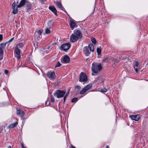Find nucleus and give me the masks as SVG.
I'll return each instance as SVG.
<instances>
[{
  "instance_id": "nucleus-1",
  "label": "nucleus",
  "mask_w": 148,
  "mask_h": 148,
  "mask_svg": "<svg viewBox=\"0 0 148 148\" xmlns=\"http://www.w3.org/2000/svg\"><path fill=\"white\" fill-rule=\"evenodd\" d=\"M82 37V34L79 30L75 29L73 33L70 36V41L73 42L77 41L78 39H81Z\"/></svg>"
},
{
  "instance_id": "nucleus-2",
  "label": "nucleus",
  "mask_w": 148,
  "mask_h": 148,
  "mask_svg": "<svg viewBox=\"0 0 148 148\" xmlns=\"http://www.w3.org/2000/svg\"><path fill=\"white\" fill-rule=\"evenodd\" d=\"M102 68L101 65L100 63L93 62L92 64L91 70L92 73H97L100 71Z\"/></svg>"
},
{
  "instance_id": "nucleus-3",
  "label": "nucleus",
  "mask_w": 148,
  "mask_h": 148,
  "mask_svg": "<svg viewBox=\"0 0 148 148\" xmlns=\"http://www.w3.org/2000/svg\"><path fill=\"white\" fill-rule=\"evenodd\" d=\"M89 49L90 52H93L94 51V47L92 44H89L88 47H85L83 49V52L86 56H88L90 54Z\"/></svg>"
},
{
  "instance_id": "nucleus-4",
  "label": "nucleus",
  "mask_w": 148,
  "mask_h": 148,
  "mask_svg": "<svg viewBox=\"0 0 148 148\" xmlns=\"http://www.w3.org/2000/svg\"><path fill=\"white\" fill-rule=\"evenodd\" d=\"M66 93L65 91L57 90L54 92L53 95L55 96H56L58 98H60L64 97Z\"/></svg>"
},
{
  "instance_id": "nucleus-5",
  "label": "nucleus",
  "mask_w": 148,
  "mask_h": 148,
  "mask_svg": "<svg viewBox=\"0 0 148 148\" xmlns=\"http://www.w3.org/2000/svg\"><path fill=\"white\" fill-rule=\"evenodd\" d=\"M87 77L86 74L83 72H81L80 74L79 81L81 82L86 81Z\"/></svg>"
},
{
  "instance_id": "nucleus-6",
  "label": "nucleus",
  "mask_w": 148,
  "mask_h": 148,
  "mask_svg": "<svg viewBox=\"0 0 148 148\" xmlns=\"http://www.w3.org/2000/svg\"><path fill=\"white\" fill-rule=\"evenodd\" d=\"M47 75L51 80H54L56 78L55 73L54 71H48L47 73Z\"/></svg>"
},
{
  "instance_id": "nucleus-7",
  "label": "nucleus",
  "mask_w": 148,
  "mask_h": 148,
  "mask_svg": "<svg viewBox=\"0 0 148 148\" xmlns=\"http://www.w3.org/2000/svg\"><path fill=\"white\" fill-rule=\"evenodd\" d=\"M18 3L17 1L16 2L14 1L12 5V8L13 10L12 13L14 14H16L18 12L17 8L18 7V5H17Z\"/></svg>"
},
{
  "instance_id": "nucleus-8",
  "label": "nucleus",
  "mask_w": 148,
  "mask_h": 148,
  "mask_svg": "<svg viewBox=\"0 0 148 148\" xmlns=\"http://www.w3.org/2000/svg\"><path fill=\"white\" fill-rule=\"evenodd\" d=\"M70 61L69 57L67 55L62 56L61 58V62L63 63H68Z\"/></svg>"
},
{
  "instance_id": "nucleus-9",
  "label": "nucleus",
  "mask_w": 148,
  "mask_h": 148,
  "mask_svg": "<svg viewBox=\"0 0 148 148\" xmlns=\"http://www.w3.org/2000/svg\"><path fill=\"white\" fill-rule=\"evenodd\" d=\"M70 47L71 44L69 43H66L62 45L60 48L64 51H66L69 49Z\"/></svg>"
},
{
  "instance_id": "nucleus-10",
  "label": "nucleus",
  "mask_w": 148,
  "mask_h": 148,
  "mask_svg": "<svg viewBox=\"0 0 148 148\" xmlns=\"http://www.w3.org/2000/svg\"><path fill=\"white\" fill-rule=\"evenodd\" d=\"M55 4L58 8H60L61 10H63L66 13H67L66 11L63 7L61 2L57 1L55 3Z\"/></svg>"
},
{
  "instance_id": "nucleus-11",
  "label": "nucleus",
  "mask_w": 148,
  "mask_h": 148,
  "mask_svg": "<svg viewBox=\"0 0 148 148\" xmlns=\"http://www.w3.org/2000/svg\"><path fill=\"white\" fill-rule=\"evenodd\" d=\"M69 25L71 30H73L75 28H76L77 25L74 21L70 20L69 22Z\"/></svg>"
},
{
  "instance_id": "nucleus-12",
  "label": "nucleus",
  "mask_w": 148,
  "mask_h": 148,
  "mask_svg": "<svg viewBox=\"0 0 148 148\" xmlns=\"http://www.w3.org/2000/svg\"><path fill=\"white\" fill-rule=\"evenodd\" d=\"M141 117V115L140 114H137L135 115H132L130 117L132 120H134L136 121H138L140 118Z\"/></svg>"
},
{
  "instance_id": "nucleus-13",
  "label": "nucleus",
  "mask_w": 148,
  "mask_h": 148,
  "mask_svg": "<svg viewBox=\"0 0 148 148\" xmlns=\"http://www.w3.org/2000/svg\"><path fill=\"white\" fill-rule=\"evenodd\" d=\"M14 55L15 57L18 59V44H17L15 47L14 51Z\"/></svg>"
},
{
  "instance_id": "nucleus-14",
  "label": "nucleus",
  "mask_w": 148,
  "mask_h": 148,
  "mask_svg": "<svg viewBox=\"0 0 148 148\" xmlns=\"http://www.w3.org/2000/svg\"><path fill=\"white\" fill-rule=\"evenodd\" d=\"M49 9L51 10L56 16H57V10L54 5L49 6Z\"/></svg>"
},
{
  "instance_id": "nucleus-15",
  "label": "nucleus",
  "mask_w": 148,
  "mask_h": 148,
  "mask_svg": "<svg viewBox=\"0 0 148 148\" xmlns=\"http://www.w3.org/2000/svg\"><path fill=\"white\" fill-rule=\"evenodd\" d=\"M25 112L19 109V116H20L21 118V119L23 120L22 123H24L25 122V118H23V116L25 115Z\"/></svg>"
},
{
  "instance_id": "nucleus-16",
  "label": "nucleus",
  "mask_w": 148,
  "mask_h": 148,
  "mask_svg": "<svg viewBox=\"0 0 148 148\" xmlns=\"http://www.w3.org/2000/svg\"><path fill=\"white\" fill-rule=\"evenodd\" d=\"M81 88V87L80 86L78 85H75L74 88V91L78 92L80 90Z\"/></svg>"
},
{
  "instance_id": "nucleus-17",
  "label": "nucleus",
  "mask_w": 148,
  "mask_h": 148,
  "mask_svg": "<svg viewBox=\"0 0 148 148\" xmlns=\"http://www.w3.org/2000/svg\"><path fill=\"white\" fill-rule=\"evenodd\" d=\"M26 1V0H22L21 1L19 4V8L22 7L25 5Z\"/></svg>"
},
{
  "instance_id": "nucleus-18",
  "label": "nucleus",
  "mask_w": 148,
  "mask_h": 148,
  "mask_svg": "<svg viewBox=\"0 0 148 148\" xmlns=\"http://www.w3.org/2000/svg\"><path fill=\"white\" fill-rule=\"evenodd\" d=\"M18 123L17 122H16L15 123H12L10 124L9 126V127L10 128H12L15 126L18 125Z\"/></svg>"
},
{
  "instance_id": "nucleus-19",
  "label": "nucleus",
  "mask_w": 148,
  "mask_h": 148,
  "mask_svg": "<svg viewBox=\"0 0 148 148\" xmlns=\"http://www.w3.org/2000/svg\"><path fill=\"white\" fill-rule=\"evenodd\" d=\"M92 86V85L91 84H89L84 87L85 90L87 91Z\"/></svg>"
},
{
  "instance_id": "nucleus-20",
  "label": "nucleus",
  "mask_w": 148,
  "mask_h": 148,
  "mask_svg": "<svg viewBox=\"0 0 148 148\" xmlns=\"http://www.w3.org/2000/svg\"><path fill=\"white\" fill-rule=\"evenodd\" d=\"M3 49L0 47V60H1L3 58Z\"/></svg>"
},
{
  "instance_id": "nucleus-21",
  "label": "nucleus",
  "mask_w": 148,
  "mask_h": 148,
  "mask_svg": "<svg viewBox=\"0 0 148 148\" xmlns=\"http://www.w3.org/2000/svg\"><path fill=\"white\" fill-rule=\"evenodd\" d=\"M18 38L17 36H16V37H12L11 39L8 40L7 42H11L13 40H15Z\"/></svg>"
},
{
  "instance_id": "nucleus-22",
  "label": "nucleus",
  "mask_w": 148,
  "mask_h": 148,
  "mask_svg": "<svg viewBox=\"0 0 148 148\" xmlns=\"http://www.w3.org/2000/svg\"><path fill=\"white\" fill-rule=\"evenodd\" d=\"M48 25L49 27H51L53 26V21L52 20L49 21L48 23Z\"/></svg>"
},
{
  "instance_id": "nucleus-23",
  "label": "nucleus",
  "mask_w": 148,
  "mask_h": 148,
  "mask_svg": "<svg viewBox=\"0 0 148 148\" xmlns=\"http://www.w3.org/2000/svg\"><path fill=\"white\" fill-rule=\"evenodd\" d=\"M51 32V30L48 28H46L45 30V33L46 34H48Z\"/></svg>"
},
{
  "instance_id": "nucleus-24",
  "label": "nucleus",
  "mask_w": 148,
  "mask_h": 148,
  "mask_svg": "<svg viewBox=\"0 0 148 148\" xmlns=\"http://www.w3.org/2000/svg\"><path fill=\"white\" fill-rule=\"evenodd\" d=\"M86 91L85 90V89L84 88L79 92V94L82 95Z\"/></svg>"
},
{
  "instance_id": "nucleus-25",
  "label": "nucleus",
  "mask_w": 148,
  "mask_h": 148,
  "mask_svg": "<svg viewBox=\"0 0 148 148\" xmlns=\"http://www.w3.org/2000/svg\"><path fill=\"white\" fill-rule=\"evenodd\" d=\"M134 69L136 73H138L139 69V66L137 67L134 66Z\"/></svg>"
},
{
  "instance_id": "nucleus-26",
  "label": "nucleus",
  "mask_w": 148,
  "mask_h": 148,
  "mask_svg": "<svg viewBox=\"0 0 148 148\" xmlns=\"http://www.w3.org/2000/svg\"><path fill=\"white\" fill-rule=\"evenodd\" d=\"M78 100L77 98L75 97L73 98L71 100V102L72 103H74L76 102Z\"/></svg>"
},
{
  "instance_id": "nucleus-27",
  "label": "nucleus",
  "mask_w": 148,
  "mask_h": 148,
  "mask_svg": "<svg viewBox=\"0 0 148 148\" xmlns=\"http://www.w3.org/2000/svg\"><path fill=\"white\" fill-rule=\"evenodd\" d=\"M107 90L106 88H104L101 90V92L102 93L105 92H107Z\"/></svg>"
},
{
  "instance_id": "nucleus-28",
  "label": "nucleus",
  "mask_w": 148,
  "mask_h": 148,
  "mask_svg": "<svg viewBox=\"0 0 148 148\" xmlns=\"http://www.w3.org/2000/svg\"><path fill=\"white\" fill-rule=\"evenodd\" d=\"M91 41L94 44H96V40L95 38H93L91 39Z\"/></svg>"
},
{
  "instance_id": "nucleus-29",
  "label": "nucleus",
  "mask_w": 148,
  "mask_h": 148,
  "mask_svg": "<svg viewBox=\"0 0 148 148\" xmlns=\"http://www.w3.org/2000/svg\"><path fill=\"white\" fill-rule=\"evenodd\" d=\"M135 64L134 65V66H137V67L139 66V64L138 62L137 61H135Z\"/></svg>"
},
{
  "instance_id": "nucleus-30",
  "label": "nucleus",
  "mask_w": 148,
  "mask_h": 148,
  "mask_svg": "<svg viewBox=\"0 0 148 148\" xmlns=\"http://www.w3.org/2000/svg\"><path fill=\"white\" fill-rule=\"evenodd\" d=\"M24 46V43L22 42L19 43V48H23Z\"/></svg>"
},
{
  "instance_id": "nucleus-31",
  "label": "nucleus",
  "mask_w": 148,
  "mask_h": 148,
  "mask_svg": "<svg viewBox=\"0 0 148 148\" xmlns=\"http://www.w3.org/2000/svg\"><path fill=\"white\" fill-rule=\"evenodd\" d=\"M60 65H61V64L59 62H57L55 66V67L56 68V67H59L60 66Z\"/></svg>"
},
{
  "instance_id": "nucleus-32",
  "label": "nucleus",
  "mask_w": 148,
  "mask_h": 148,
  "mask_svg": "<svg viewBox=\"0 0 148 148\" xmlns=\"http://www.w3.org/2000/svg\"><path fill=\"white\" fill-rule=\"evenodd\" d=\"M97 51L98 54H99L101 53V51L100 49L99 48H97Z\"/></svg>"
},
{
  "instance_id": "nucleus-33",
  "label": "nucleus",
  "mask_w": 148,
  "mask_h": 148,
  "mask_svg": "<svg viewBox=\"0 0 148 148\" xmlns=\"http://www.w3.org/2000/svg\"><path fill=\"white\" fill-rule=\"evenodd\" d=\"M43 31L42 30H39L37 31V33L38 35H40L42 34Z\"/></svg>"
},
{
  "instance_id": "nucleus-34",
  "label": "nucleus",
  "mask_w": 148,
  "mask_h": 148,
  "mask_svg": "<svg viewBox=\"0 0 148 148\" xmlns=\"http://www.w3.org/2000/svg\"><path fill=\"white\" fill-rule=\"evenodd\" d=\"M51 101L52 102H53L55 101L54 98L52 95H51Z\"/></svg>"
},
{
  "instance_id": "nucleus-35",
  "label": "nucleus",
  "mask_w": 148,
  "mask_h": 148,
  "mask_svg": "<svg viewBox=\"0 0 148 148\" xmlns=\"http://www.w3.org/2000/svg\"><path fill=\"white\" fill-rule=\"evenodd\" d=\"M103 61L105 62H108V58L106 57L104 58L103 59Z\"/></svg>"
},
{
  "instance_id": "nucleus-36",
  "label": "nucleus",
  "mask_w": 148,
  "mask_h": 148,
  "mask_svg": "<svg viewBox=\"0 0 148 148\" xmlns=\"http://www.w3.org/2000/svg\"><path fill=\"white\" fill-rule=\"evenodd\" d=\"M32 7V5L31 4H30L29 3L27 5V9L29 10Z\"/></svg>"
},
{
  "instance_id": "nucleus-37",
  "label": "nucleus",
  "mask_w": 148,
  "mask_h": 148,
  "mask_svg": "<svg viewBox=\"0 0 148 148\" xmlns=\"http://www.w3.org/2000/svg\"><path fill=\"white\" fill-rule=\"evenodd\" d=\"M50 104V102L49 101H47L45 102V105L46 106H49Z\"/></svg>"
},
{
  "instance_id": "nucleus-38",
  "label": "nucleus",
  "mask_w": 148,
  "mask_h": 148,
  "mask_svg": "<svg viewBox=\"0 0 148 148\" xmlns=\"http://www.w3.org/2000/svg\"><path fill=\"white\" fill-rule=\"evenodd\" d=\"M4 72H5V74L6 75H8V71L7 70L5 69L4 70Z\"/></svg>"
},
{
  "instance_id": "nucleus-39",
  "label": "nucleus",
  "mask_w": 148,
  "mask_h": 148,
  "mask_svg": "<svg viewBox=\"0 0 148 148\" xmlns=\"http://www.w3.org/2000/svg\"><path fill=\"white\" fill-rule=\"evenodd\" d=\"M50 47V46H48L47 47H46L45 48H44V49H44V50H45L46 49H47V50H49V49Z\"/></svg>"
},
{
  "instance_id": "nucleus-40",
  "label": "nucleus",
  "mask_w": 148,
  "mask_h": 148,
  "mask_svg": "<svg viewBox=\"0 0 148 148\" xmlns=\"http://www.w3.org/2000/svg\"><path fill=\"white\" fill-rule=\"evenodd\" d=\"M67 97L65 95V96L64 97V98H63V102L64 103Z\"/></svg>"
},
{
  "instance_id": "nucleus-41",
  "label": "nucleus",
  "mask_w": 148,
  "mask_h": 148,
  "mask_svg": "<svg viewBox=\"0 0 148 148\" xmlns=\"http://www.w3.org/2000/svg\"><path fill=\"white\" fill-rule=\"evenodd\" d=\"M1 46L4 47L5 46L6 44L5 43H2L1 44Z\"/></svg>"
},
{
  "instance_id": "nucleus-42",
  "label": "nucleus",
  "mask_w": 148,
  "mask_h": 148,
  "mask_svg": "<svg viewBox=\"0 0 148 148\" xmlns=\"http://www.w3.org/2000/svg\"><path fill=\"white\" fill-rule=\"evenodd\" d=\"M70 90V89H69V90L68 91V92H67V93H66V95H65V96H66L67 97L69 93V91Z\"/></svg>"
},
{
  "instance_id": "nucleus-43",
  "label": "nucleus",
  "mask_w": 148,
  "mask_h": 148,
  "mask_svg": "<svg viewBox=\"0 0 148 148\" xmlns=\"http://www.w3.org/2000/svg\"><path fill=\"white\" fill-rule=\"evenodd\" d=\"M3 39V36L2 35L0 34V41L2 40Z\"/></svg>"
},
{
  "instance_id": "nucleus-44",
  "label": "nucleus",
  "mask_w": 148,
  "mask_h": 148,
  "mask_svg": "<svg viewBox=\"0 0 148 148\" xmlns=\"http://www.w3.org/2000/svg\"><path fill=\"white\" fill-rule=\"evenodd\" d=\"M120 58L121 59V60H123L125 58H126V57H125L124 58V57H122V56H121L120 57Z\"/></svg>"
},
{
  "instance_id": "nucleus-45",
  "label": "nucleus",
  "mask_w": 148,
  "mask_h": 148,
  "mask_svg": "<svg viewBox=\"0 0 148 148\" xmlns=\"http://www.w3.org/2000/svg\"><path fill=\"white\" fill-rule=\"evenodd\" d=\"M4 105L3 104V103H0V107H1L3 106Z\"/></svg>"
},
{
  "instance_id": "nucleus-46",
  "label": "nucleus",
  "mask_w": 148,
  "mask_h": 148,
  "mask_svg": "<svg viewBox=\"0 0 148 148\" xmlns=\"http://www.w3.org/2000/svg\"><path fill=\"white\" fill-rule=\"evenodd\" d=\"M20 53H21V50L20 49H19V59L20 58H21V56H20Z\"/></svg>"
},
{
  "instance_id": "nucleus-47",
  "label": "nucleus",
  "mask_w": 148,
  "mask_h": 148,
  "mask_svg": "<svg viewBox=\"0 0 148 148\" xmlns=\"http://www.w3.org/2000/svg\"><path fill=\"white\" fill-rule=\"evenodd\" d=\"M39 1L41 2H43L44 1H45L46 0H39Z\"/></svg>"
},
{
  "instance_id": "nucleus-48",
  "label": "nucleus",
  "mask_w": 148,
  "mask_h": 148,
  "mask_svg": "<svg viewBox=\"0 0 148 148\" xmlns=\"http://www.w3.org/2000/svg\"><path fill=\"white\" fill-rule=\"evenodd\" d=\"M71 148H76L74 146H73V145H71Z\"/></svg>"
},
{
  "instance_id": "nucleus-49",
  "label": "nucleus",
  "mask_w": 148,
  "mask_h": 148,
  "mask_svg": "<svg viewBox=\"0 0 148 148\" xmlns=\"http://www.w3.org/2000/svg\"><path fill=\"white\" fill-rule=\"evenodd\" d=\"M106 148H109V146L108 145H107L106 147Z\"/></svg>"
},
{
  "instance_id": "nucleus-50",
  "label": "nucleus",
  "mask_w": 148,
  "mask_h": 148,
  "mask_svg": "<svg viewBox=\"0 0 148 148\" xmlns=\"http://www.w3.org/2000/svg\"><path fill=\"white\" fill-rule=\"evenodd\" d=\"M8 148H11V146H9Z\"/></svg>"
},
{
  "instance_id": "nucleus-51",
  "label": "nucleus",
  "mask_w": 148,
  "mask_h": 148,
  "mask_svg": "<svg viewBox=\"0 0 148 148\" xmlns=\"http://www.w3.org/2000/svg\"><path fill=\"white\" fill-rule=\"evenodd\" d=\"M18 110H17V114H18Z\"/></svg>"
},
{
  "instance_id": "nucleus-52",
  "label": "nucleus",
  "mask_w": 148,
  "mask_h": 148,
  "mask_svg": "<svg viewBox=\"0 0 148 148\" xmlns=\"http://www.w3.org/2000/svg\"><path fill=\"white\" fill-rule=\"evenodd\" d=\"M92 75H94L93 73H92Z\"/></svg>"
}]
</instances>
